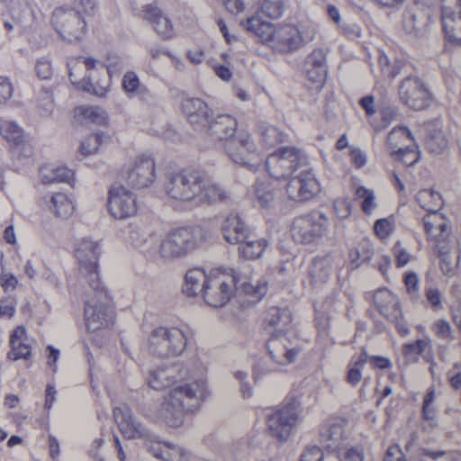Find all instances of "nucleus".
Wrapping results in <instances>:
<instances>
[{
  "mask_svg": "<svg viewBox=\"0 0 461 461\" xmlns=\"http://www.w3.org/2000/svg\"><path fill=\"white\" fill-rule=\"evenodd\" d=\"M147 341L148 350L162 361L150 370L148 384L155 390L172 387L167 403H183L185 399H209L211 392L204 378L207 367L197 353L183 361L168 360L170 357L181 356L187 346V328L158 325L151 330Z\"/></svg>",
  "mask_w": 461,
  "mask_h": 461,
  "instance_id": "f257e3e1",
  "label": "nucleus"
},
{
  "mask_svg": "<svg viewBox=\"0 0 461 461\" xmlns=\"http://www.w3.org/2000/svg\"><path fill=\"white\" fill-rule=\"evenodd\" d=\"M266 167L269 176L290 180L285 185L288 198L296 202L308 201L318 194L321 187L303 151L295 147L280 148L267 156Z\"/></svg>",
  "mask_w": 461,
  "mask_h": 461,
  "instance_id": "f03ea898",
  "label": "nucleus"
},
{
  "mask_svg": "<svg viewBox=\"0 0 461 461\" xmlns=\"http://www.w3.org/2000/svg\"><path fill=\"white\" fill-rule=\"evenodd\" d=\"M267 289V282L264 279L255 280L234 269H217L209 274L203 298L212 307H222L234 291H238L246 297L243 303L250 305L259 303Z\"/></svg>",
  "mask_w": 461,
  "mask_h": 461,
  "instance_id": "7ed1b4c3",
  "label": "nucleus"
},
{
  "mask_svg": "<svg viewBox=\"0 0 461 461\" xmlns=\"http://www.w3.org/2000/svg\"><path fill=\"white\" fill-rule=\"evenodd\" d=\"M69 78L77 88L94 94L98 97L106 96L111 86L108 73L93 57H79L68 62Z\"/></svg>",
  "mask_w": 461,
  "mask_h": 461,
  "instance_id": "20e7f679",
  "label": "nucleus"
},
{
  "mask_svg": "<svg viewBox=\"0 0 461 461\" xmlns=\"http://www.w3.org/2000/svg\"><path fill=\"white\" fill-rule=\"evenodd\" d=\"M246 30L256 34L262 42L279 52H289L299 49V39L295 26L285 24L275 27L273 23L264 22L258 16H251L241 23Z\"/></svg>",
  "mask_w": 461,
  "mask_h": 461,
  "instance_id": "39448f33",
  "label": "nucleus"
},
{
  "mask_svg": "<svg viewBox=\"0 0 461 461\" xmlns=\"http://www.w3.org/2000/svg\"><path fill=\"white\" fill-rule=\"evenodd\" d=\"M206 240L201 227L177 228L160 240L158 254L164 259L183 258L200 248Z\"/></svg>",
  "mask_w": 461,
  "mask_h": 461,
  "instance_id": "423d86ee",
  "label": "nucleus"
},
{
  "mask_svg": "<svg viewBox=\"0 0 461 461\" xmlns=\"http://www.w3.org/2000/svg\"><path fill=\"white\" fill-rule=\"evenodd\" d=\"M200 174L192 169L169 173L165 180V194L172 204L183 208L197 207Z\"/></svg>",
  "mask_w": 461,
  "mask_h": 461,
  "instance_id": "0eeeda50",
  "label": "nucleus"
},
{
  "mask_svg": "<svg viewBox=\"0 0 461 461\" xmlns=\"http://www.w3.org/2000/svg\"><path fill=\"white\" fill-rule=\"evenodd\" d=\"M101 241L87 237L80 238L74 244V254L78 265L79 277L86 285L98 287L101 282L98 261L102 254Z\"/></svg>",
  "mask_w": 461,
  "mask_h": 461,
  "instance_id": "6e6552de",
  "label": "nucleus"
},
{
  "mask_svg": "<svg viewBox=\"0 0 461 461\" xmlns=\"http://www.w3.org/2000/svg\"><path fill=\"white\" fill-rule=\"evenodd\" d=\"M416 200L420 206L429 214L423 217L424 230L429 239H438V231L440 237L448 238L451 229L442 215L438 214L444 202L442 195L434 189H421L416 194Z\"/></svg>",
  "mask_w": 461,
  "mask_h": 461,
  "instance_id": "1a4fd4ad",
  "label": "nucleus"
},
{
  "mask_svg": "<svg viewBox=\"0 0 461 461\" xmlns=\"http://www.w3.org/2000/svg\"><path fill=\"white\" fill-rule=\"evenodd\" d=\"M50 23L59 37L68 41L81 40L86 33V23L71 1L54 8Z\"/></svg>",
  "mask_w": 461,
  "mask_h": 461,
  "instance_id": "9d476101",
  "label": "nucleus"
},
{
  "mask_svg": "<svg viewBox=\"0 0 461 461\" xmlns=\"http://www.w3.org/2000/svg\"><path fill=\"white\" fill-rule=\"evenodd\" d=\"M109 302V293L102 281L96 288L95 285L85 287V323L88 330H97L105 324Z\"/></svg>",
  "mask_w": 461,
  "mask_h": 461,
  "instance_id": "9b49d317",
  "label": "nucleus"
},
{
  "mask_svg": "<svg viewBox=\"0 0 461 461\" xmlns=\"http://www.w3.org/2000/svg\"><path fill=\"white\" fill-rule=\"evenodd\" d=\"M225 154L232 162L254 172L260 167L262 161V157L251 134L242 130L237 131L233 140H229Z\"/></svg>",
  "mask_w": 461,
  "mask_h": 461,
  "instance_id": "f8f14e48",
  "label": "nucleus"
},
{
  "mask_svg": "<svg viewBox=\"0 0 461 461\" xmlns=\"http://www.w3.org/2000/svg\"><path fill=\"white\" fill-rule=\"evenodd\" d=\"M328 218L323 214H309L294 219L291 230L294 241L316 244L327 232Z\"/></svg>",
  "mask_w": 461,
  "mask_h": 461,
  "instance_id": "ddd939ff",
  "label": "nucleus"
},
{
  "mask_svg": "<svg viewBox=\"0 0 461 461\" xmlns=\"http://www.w3.org/2000/svg\"><path fill=\"white\" fill-rule=\"evenodd\" d=\"M0 134L10 146L13 157L23 159L33 156V146L25 134L22 126L14 121L2 120L0 122Z\"/></svg>",
  "mask_w": 461,
  "mask_h": 461,
  "instance_id": "4468645a",
  "label": "nucleus"
},
{
  "mask_svg": "<svg viewBox=\"0 0 461 461\" xmlns=\"http://www.w3.org/2000/svg\"><path fill=\"white\" fill-rule=\"evenodd\" d=\"M399 96L402 104L414 110H422L431 103L428 87L418 77H407L399 86Z\"/></svg>",
  "mask_w": 461,
  "mask_h": 461,
  "instance_id": "2eb2a0df",
  "label": "nucleus"
},
{
  "mask_svg": "<svg viewBox=\"0 0 461 461\" xmlns=\"http://www.w3.org/2000/svg\"><path fill=\"white\" fill-rule=\"evenodd\" d=\"M107 207L110 214L117 219L133 216L138 211L135 194L121 184L111 185Z\"/></svg>",
  "mask_w": 461,
  "mask_h": 461,
  "instance_id": "dca6fc26",
  "label": "nucleus"
},
{
  "mask_svg": "<svg viewBox=\"0 0 461 461\" xmlns=\"http://www.w3.org/2000/svg\"><path fill=\"white\" fill-rule=\"evenodd\" d=\"M156 163L151 155L144 153L135 158L131 167L125 173L127 183L135 188H145L153 183Z\"/></svg>",
  "mask_w": 461,
  "mask_h": 461,
  "instance_id": "f3484780",
  "label": "nucleus"
},
{
  "mask_svg": "<svg viewBox=\"0 0 461 461\" xmlns=\"http://www.w3.org/2000/svg\"><path fill=\"white\" fill-rule=\"evenodd\" d=\"M181 109L191 126L206 134L212 111L209 104L201 98L186 97L182 100Z\"/></svg>",
  "mask_w": 461,
  "mask_h": 461,
  "instance_id": "a211bd4d",
  "label": "nucleus"
},
{
  "mask_svg": "<svg viewBox=\"0 0 461 461\" xmlns=\"http://www.w3.org/2000/svg\"><path fill=\"white\" fill-rule=\"evenodd\" d=\"M237 126L238 123L233 115L214 113L212 110L206 134L221 143L223 146L224 152H226V146L229 140H233Z\"/></svg>",
  "mask_w": 461,
  "mask_h": 461,
  "instance_id": "6ab92c4d",
  "label": "nucleus"
},
{
  "mask_svg": "<svg viewBox=\"0 0 461 461\" xmlns=\"http://www.w3.org/2000/svg\"><path fill=\"white\" fill-rule=\"evenodd\" d=\"M442 27L447 39L461 41V0H441Z\"/></svg>",
  "mask_w": 461,
  "mask_h": 461,
  "instance_id": "aec40b11",
  "label": "nucleus"
},
{
  "mask_svg": "<svg viewBox=\"0 0 461 461\" xmlns=\"http://www.w3.org/2000/svg\"><path fill=\"white\" fill-rule=\"evenodd\" d=\"M7 7L13 21L10 22L8 19L4 21V27L7 31L26 30L35 18V13L28 0H11Z\"/></svg>",
  "mask_w": 461,
  "mask_h": 461,
  "instance_id": "412c9836",
  "label": "nucleus"
},
{
  "mask_svg": "<svg viewBox=\"0 0 461 461\" xmlns=\"http://www.w3.org/2000/svg\"><path fill=\"white\" fill-rule=\"evenodd\" d=\"M298 417L295 405H284L276 413L269 415V428L275 436L280 439L285 438L289 436L294 426H295Z\"/></svg>",
  "mask_w": 461,
  "mask_h": 461,
  "instance_id": "4be33fe9",
  "label": "nucleus"
},
{
  "mask_svg": "<svg viewBox=\"0 0 461 461\" xmlns=\"http://www.w3.org/2000/svg\"><path fill=\"white\" fill-rule=\"evenodd\" d=\"M267 351L276 363L288 364L295 361L300 349L291 345L285 334L279 333L273 335L268 340Z\"/></svg>",
  "mask_w": 461,
  "mask_h": 461,
  "instance_id": "5701e85b",
  "label": "nucleus"
},
{
  "mask_svg": "<svg viewBox=\"0 0 461 461\" xmlns=\"http://www.w3.org/2000/svg\"><path fill=\"white\" fill-rule=\"evenodd\" d=\"M113 416L124 437L131 438L144 436V428L132 414L130 405L115 406L113 409Z\"/></svg>",
  "mask_w": 461,
  "mask_h": 461,
  "instance_id": "b1692460",
  "label": "nucleus"
},
{
  "mask_svg": "<svg viewBox=\"0 0 461 461\" xmlns=\"http://www.w3.org/2000/svg\"><path fill=\"white\" fill-rule=\"evenodd\" d=\"M230 197V191L223 185L203 178L200 174V190L197 194L196 207L204 204H215V203L228 201Z\"/></svg>",
  "mask_w": 461,
  "mask_h": 461,
  "instance_id": "393cba45",
  "label": "nucleus"
},
{
  "mask_svg": "<svg viewBox=\"0 0 461 461\" xmlns=\"http://www.w3.org/2000/svg\"><path fill=\"white\" fill-rule=\"evenodd\" d=\"M249 227L243 221L242 218L235 212L227 215L221 223V230L227 243L239 245L240 248L243 240L247 238Z\"/></svg>",
  "mask_w": 461,
  "mask_h": 461,
  "instance_id": "a878e982",
  "label": "nucleus"
},
{
  "mask_svg": "<svg viewBox=\"0 0 461 461\" xmlns=\"http://www.w3.org/2000/svg\"><path fill=\"white\" fill-rule=\"evenodd\" d=\"M143 18L149 22L154 30L161 38H173L175 32L170 19L163 15L160 9L152 5H144L142 8Z\"/></svg>",
  "mask_w": 461,
  "mask_h": 461,
  "instance_id": "bb28decb",
  "label": "nucleus"
},
{
  "mask_svg": "<svg viewBox=\"0 0 461 461\" xmlns=\"http://www.w3.org/2000/svg\"><path fill=\"white\" fill-rule=\"evenodd\" d=\"M375 304L381 314L390 320L398 319L402 314L399 298L386 288L375 293Z\"/></svg>",
  "mask_w": 461,
  "mask_h": 461,
  "instance_id": "cd10ccee",
  "label": "nucleus"
},
{
  "mask_svg": "<svg viewBox=\"0 0 461 461\" xmlns=\"http://www.w3.org/2000/svg\"><path fill=\"white\" fill-rule=\"evenodd\" d=\"M429 16L419 7H411L403 14L402 27L407 33L420 36L425 33Z\"/></svg>",
  "mask_w": 461,
  "mask_h": 461,
  "instance_id": "c85d7f7f",
  "label": "nucleus"
},
{
  "mask_svg": "<svg viewBox=\"0 0 461 461\" xmlns=\"http://www.w3.org/2000/svg\"><path fill=\"white\" fill-rule=\"evenodd\" d=\"M26 335V329L23 325L17 326L13 330L10 336V347L11 350L7 357L13 361H16L19 358L27 359L32 357V346L23 341V337Z\"/></svg>",
  "mask_w": 461,
  "mask_h": 461,
  "instance_id": "c756f323",
  "label": "nucleus"
},
{
  "mask_svg": "<svg viewBox=\"0 0 461 461\" xmlns=\"http://www.w3.org/2000/svg\"><path fill=\"white\" fill-rule=\"evenodd\" d=\"M208 280L209 275H206L204 270L201 268L190 269L186 272L182 291L187 296H196V294H201L204 297L205 284Z\"/></svg>",
  "mask_w": 461,
  "mask_h": 461,
  "instance_id": "7c9ffc66",
  "label": "nucleus"
},
{
  "mask_svg": "<svg viewBox=\"0 0 461 461\" xmlns=\"http://www.w3.org/2000/svg\"><path fill=\"white\" fill-rule=\"evenodd\" d=\"M48 207L53 215L62 219L71 217L75 212V205L72 199L65 193L50 194Z\"/></svg>",
  "mask_w": 461,
  "mask_h": 461,
  "instance_id": "2f4dec72",
  "label": "nucleus"
},
{
  "mask_svg": "<svg viewBox=\"0 0 461 461\" xmlns=\"http://www.w3.org/2000/svg\"><path fill=\"white\" fill-rule=\"evenodd\" d=\"M348 420L342 417H337L329 421L328 428L321 433V442L326 443L327 447L336 448L345 438V425Z\"/></svg>",
  "mask_w": 461,
  "mask_h": 461,
  "instance_id": "473e14b6",
  "label": "nucleus"
},
{
  "mask_svg": "<svg viewBox=\"0 0 461 461\" xmlns=\"http://www.w3.org/2000/svg\"><path fill=\"white\" fill-rule=\"evenodd\" d=\"M74 173L66 167L43 166L40 167V179L43 185H51L57 183L70 184Z\"/></svg>",
  "mask_w": 461,
  "mask_h": 461,
  "instance_id": "72a5a7b5",
  "label": "nucleus"
},
{
  "mask_svg": "<svg viewBox=\"0 0 461 461\" xmlns=\"http://www.w3.org/2000/svg\"><path fill=\"white\" fill-rule=\"evenodd\" d=\"M252 194L254 202L259 206L269 207L277 196V189L270 180L258 179L253 185Z\"/></svg>",
  "mask_w": 461,
  "mask_h": 461,
  "instance_id": "f704fd0d",
  "label": "nucleus"
},
{
  "mask_svg": "<svg viewBox=\"0 0 461 461\" xmlns=\"http://www.w3.org/2000/svg\"><path fill=\"white\" fill-rule=\"evenodd\" d=\"M267 246V240L256 238L254 234L251 233L249 228L247 238L244 239L240 248H239V252L247 259H257L260 258Z\"/></svg>",
  "mask_w": 461,
  "mask_h": 461,
  "instance_id": "c9c22d12",
  "label": "nucleus"
},
{
  "mask_svg": "<svg viewBox=\"0 0 461 461\" xmlns=\"http://www.w3.org/2000/svg\"><path fill=\"white\" fill-rule=\"evenodd\" d=\"M447 238L440 237V231H438V239H433L437 242L438 253L440 258V269L443 275L452 276L455 275L456 264H454L451 256V248L447 243Z\"/></svg>",
  "mask_w": 461,
  "mask_h": 461,
  "instance_id": "e433bc0d",
  "label": "nucleus"
},
{
  "mask_svg": "<svg viewBox=\"0 0 461 461\" xmlns=\"http://www.w3.org/2000/svg\"><path fill=\"white\" fill-rule=\"evenodd\" d=\"M408 142H413V137L410 130L404 126H397L393 129L387 137V148L393 158L399 153V147H404Z\"/></svg>",
  "mask_w": 461,
  "mask_h": 461,
  "instance_id": "4c0bfd02",
  "label": "nucleus"
},
{
  "mask_svg": "<svg viewBox=\"0 0 461 461\" xmlns=\"http://www.w3.org/2000/svg\"><path fill=\"white\" fill-rule=\"evenodd\" d=\"M158 416L169 427H179L183 425L185 411L181 404L159 405Z\"/></svg>",
  "mask_w": 461,
  "mask_h": 461,
  "instance_id": "58836bf2",
  "label": "nucleus"
},
{
  "mask_svg": "<svg viewBox=\"0 0 461 461\" xmlns=\"http://www.w3.org/2000/svg\"><path fill=\"white\" fill-rule=\"evenodd\" d=\"M75 116L82 123L104 124L107 120V113L104 108L98 106H79L75 109Z\"/></svg>",
  "mask_w": 461,
  "mask_h": 461,
  "instance_id": "ea45409f",
  "label": "nucleus"
},
{
  "mask_svg": "<svg viewBox=\"0 0 461 461\" xmlns=\"http://www.w3.org/2000/svg\"><path fill=\"white\" fill-rule=\"evenodd\" d=\"M331 271L330 258H321L312 260L308 272L312 283L318 285L328 281Z\"/></svg>",
  "mask_w": 461,
  "mask_h": 461,
  "instance_id": "a19ab883",
  "label": "nucleus"
},
{
  "mask_svg": "<svg viewBox=\"0 0 461 461\" xmlns=\"http://www.w3.org/2000/svg\"><path fill=\"white\" fill-rule=\"evenodd\" d=\"M267 321L269 325L276 327V331L285 332L292 322L291 312L287 308L272 307L267 311Z\"/></svg>",
  "mask_w": 461,
  "mask_h": 461,
  "instance_id": "79ce46f5",
  "label": "nucleus"
},
{
  "mask_svg": "<svg viewBox=\"0 0 461 461\" xmlns=\"http://www.w3.org/2000/svg\"><path fill=\"white\" fill-rule=\"evenodd\" d=\"M151 237L152 234L146 231L145 229L137 225H131V223L124 231V240L133 246V248H140V246L147 243L148 238Z\"/></svg>",
  "mask_w": 461,
  "mask_h": 461,
  "instance_id": "37998d69",
  "label": "nucleus"
},
{
  "mask_svg": "<svg viewBox=\"0 0 461 461\" xmlns=\"http://www.w3.org/2000/svg\"><path fill=\"white\" fill-rule=\"evenodd\" d=\"M357 200H361V206L364 212L367 215L375 211L377 207L375 193L372 189H367L364 185H359L356 190Z\"/></svg>",
  "mask_w": 461,
  "mask_h": 461,
  "instance_id": "c03bdc74",
  "label": "nucleus"
},
{
  "mask_svg": "<svg viewBox=\"0 0 461 461\" xmlns=\"http://www.w3.org/2000/svg\"><path fill=\"white\" fill-rule=\"evenodd\" d=\"M368 356L366 350H363L357 360L350 362L348 371V383L357 384L362 379V369L366 363Z\"/></svg>",
  "mask_w": 461,
  "mask_h": 461,
  "instance_id": "a18cd8bd",
  "label": "nucleus"
},
{
  "mask_svg": "<svg viewBox=\"0 0 461 461\" xmlns=\"http://www.w3.org/2000/svg\"><path fill=\"white\" fill-rule=\"evenodd\" d=\"M372 255V245L368 241H363L357 248L349 250V258L355 267L359 266L362 262L371 259Z\"/></svg>",
  "mask_w": 461,
  "mask_h": 461,
  "instance_id": "49530a36",
  "label": "nucleus"
},
{
  "mask_svg": "<svg viewBox=\"0 0 461 461\" xmlns=\"http://www.w3.org/2000/svg\"><path fill=\"white\" fill-rule=\"evenodd\" d=\"M261 140L264 145L274 146L284 141V135L275 126L262 124L259 126Z\"/></svg>",
  "mask_w": 461,
  "mask_h": 461,
  "instance_id": "de8ad7c7",
  "label": "nucleus"
},
{
  "mask_svg": "<svg viewBox=\"0 0 461 461\" xmlns=\"http://www.w3.org/2000/svg\"><path fill=\"white\" fill-rule=\"evenodd\" d=\"M411 142H407L404 147H399V153L393 158L394 159L402 161L407 167H412L420 158V153L417 152L416 147L411 146Z\"/></svg>",
  "mask_w": 461,
  "mask_h": 461,
  "instance_id": "09e8293b",
  "label": "nucleus"
},
{
  "mask_svg": "<svg viewBox=\"0 0 461 461\" xmlns=\"http://www.w3.org/2000/svg\"><path fill=\"white\" fill-rule=\"evenodd\" d=\"M260 11L272 19L282 17L284 3L282 0H262Z\"/></svg>",
  "mask_w": 461,
  "mask_h": 461,
  "instance_id": "8fccbe9b",
  "label": "nucleus"
},
{
  "mask_svg": "<svg viewBox=\"0 0 461 461\" xmlns=\"http://www.w3.org/2000/svg\"><path fill=\"white\" fill-rule=\"evenodd\" d=\"M428 347H431V339H417L402 346L403 355L411 357L423 354Z\"/></svg>",
  "mask_w": 461,
  "mask_h": 461,
  "instance_id": "3c124183",
  "label": "nucleus"
},
{
  "mask_svg": "<svg viewBox=\"0 0 461 461\" xmlns=\"http://www.w3.org/2000/svg\"><path fill=\"white\" fill-rule=\"evenodd\" d=\"M102 143V135L99 133L91 134L84 138L80 143L79 152L83 156H89V154L97 151L98 147Z\"/></svg>",
  "mask_w": 461,
  "mask_h": 461,
  "instance_id": "603ef678",
  "label": "nucleus"
},
{
  "mask_svg": "<svg viewBox=\"0 0 461 461\" xmlns=\"http://www.w3.org/2000/svg\"><path fill=\"white\" fill-rule=\"evenodd\" d=\"M80 16H92L98 9L97 0H70Z\"/></svg>",
  "mask_w": 461,
  "mask_h": 461,
  "instance_id": "864d4df0",
  "label": "nucleus"
},
{
  "mask_svg": "<svg viewBox=\"0 0 461 461\" xmlns=\"http://www.w3.org/2000/svg\"><path fill=\"white\" fill-rule=\"evenodd\" d=\"M295 28L298 32L297 38L299 40V47L302 44L309 43V41L314 39L316 34V26L312 23H301Z\"/></svg>",
  "mask_w": 461,
  "mask_h": 461,
  "instance_id": "5fc2aeb1",
  "label": "nucleus"
},
{
  "mask_svg": "<svg viewBox=\"0 0 461 461\" xmlns=\"http://www.w3.org/2000/svg\"><path fill=\"white\" fill-rule=\"evenodd\" d=\"M304 63L307 64V67H315L319 70H327L326 54L321 49L313 50L308 55Z\"/></svg>",
  "mask_w": 461,
  "mask_h": 461,
  "instance_id": "6e6d98bb",
  "label": "nucleus"
},
{
  "mask_svg": "<svg viewBox=\"0 0 461 461\" xmlns=\"http://www.w3.org/2000/svg\"><path fill=\"white\" fill-rule=\"evenodd\" d=\"M254 2L255 0H223V5L227 12L238 14L245 12Z\"/></svg>",
  "mask_w": 461,
  "mask_h": 461,
  "instance_id": "4d7b16f0",
  "label": "nucleus"
},
{
  "mask_svg": "<svg viewBox=\"0 0 461 461\" xmlns=\"http://www.w3.org/2000/svg\"><path fill=\"white\" fill-rule=\"evenodd\" d=\"M375 233L380 239L390 237L393 230V222L390 218H381L375 221Z\"/></svg>",
  "mask_w": 461,
  "mask_h": 461,
  "instance_id": "13d9d810",
  "label": "nucleus"
},
{
  "mask_svg": "<svg viewBox=\"0 0 461 461\" xmlns=\"http://www.w3.org/2000/svg\"><path fill=\"white\" fill-rule=\"evenodd\" d=\"M379 66L384 76L389 77H395L400 73L399 65H392L389 58L384 53L379 54Z\"/></svg>",
  "mask_w": 461,
  "mask_h": 461,
  "instance_id": "bf43d9fd",
  "label": "nucleus"
},
{
  "mask_svg": "<svg viewBox=\"0 0 461 461\" xmlns=\"http://www.w3.org/2000/svg\"><path fill=\"white\" fill-rule=\"evenodd\" d=\"M432 329L440 339H450L452 338V325L447 320L436 321Z\"/></svg>",
  "mask_w": 461,
  "mask_h": 461,
  "instance_id": "052dcab7",
  "label": "nucleus"
},
{
  "mask_svg": "<svg viewBox=\"0 0 461 461\" xmlns=\"http://www.w3.org/2000/svg\"><path fill=\"white\" fill-rule=\"evenodd\" d=\"M122 86L127 94L136 93L140 86V80L136 73L133 71L126 72L122 77Z\"/></svg>",
  "mask_w": 461,
  "mask_h": 461,
  "instance_id": "680f3d73",
  "label": "nucleus"
},
{
  "mask_svg": "<svg viewBox=\"0 0 461 461\" xmlns=\"http://www.w3.org/2000/svg\"><path fill=\"white\" fill-rule=\"evenodd\" d=\"M422 419L427 426H424V429L430 428L434 429L438 425V414L435 409V405L433 404H424L422 405Z\"/></svg>",
  "mask_w": 461,
  "mask_h": 461,
  "instance_id": "e2e57ef3",
  "label": "nucleus"
},
{
  "mask_svg": "<svg viewBox=\"0 0 461 461\" xmlns=\"http://www.w3.org/2000/svg\"><path fill=\"white\" fill-rule=\"evenodd\" d=\"M235 378L240 384V393L243 399H249L253 393V389L249 384L247 383L249 373L246 371H236L234 374Z\"/></svg>",
  "mask_w": 461,
  "mask_h": 461,
  "instance_id": "0e129e2a",
  "label": "nucleus"
},
{
  "mask_svg": "<svg viewBox=\"0 0 461 461\" xmlns=\"http://www.w3.org/2000/svg\"><path fill=\"white\" fill-rule=\"evenodd\" d=\"M151 449L158 448L159 451L154 452L156 457L165 459L166 461H179L176 454L179 453V448L175 447L164 446L158 447H150Z\"/></svg>",
  "mask_w": 461,
  "mask_h": 461,
  "instance_id": "69168bd1",
  "label": "nucleus"
},
{
  "mask_svg": "<svg viewBox=\"0 0 461 461\" xmlns=\"http://www.w3.org/2000/svg\"><path fill=\"white\" fill-rule=\"evenodd\" d=\"M124 66V60L120 56L116 54L107 55L105 67L109 77H112L113 73L120 71Z\"/></svg>",
  "mask_w": 461,
  "mask_h": 461,
  "instance_id": "338daca9",
  "label": "nucleus"
},
{
  "mask_svg": "<svg viewBox=\"0 0 461 461\" xmlns=\"http://www.w3.org/2000/svg\"><path fill=\"white\" fill-rule=\"evenodd\" d=\"M35 71L41 79H48L52 76V68L49 59H41L36 61Z\"/></svg>",
  "mask_w": 461,
  "mask_h": 461,
  "instance_id": "774afa93",
  "label": "nucleus"
}]
</instances>
